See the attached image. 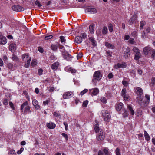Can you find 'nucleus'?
I'll use <instances>...</instances> for the list:
<instances>
[{"mask_svg":"<svg viewBox=\"0 0 155 155\" xmlns=\"http://www.w3.org/2000/svg\"><path fill=\"white\" fill-rule=\"evenodd\" d=\"M107 77L109 79H111L113 78V75L112 73H110L108 75Z\"/></svg>","mask_w":155,"mask_h":155,"instance_id":"obj_61","label":"nucleus"},{"mask_svg":"<svg viewBox=\"0 0 155 155\" xmlns=\"http://www.w3.org/2000/svg\"><path fill=\"white\" fill-rule=\"evenodd\" d=\"M59 64V63L58 62H55L51 66L52 69L54 70H57L58 69Z\"/></svg>","mask_w":155,"mask_h":155,"instance_id":"obj_22","label":"nucleus"},{"mask_svg":"<svg viewBox=\"0 0 155 155\" xmlns=\"http://www.w3.org/2000/svg\"><path fill=\"white\" fill-rule=\"evenodd\" d=\"M127 107L129 110L130 111V114L132 115L134 114V112L133 110L132 107L130 105H127Z\"/></svg>","mask_w":155,"mask_h":155,"instance_id":"obj_30","label":"nucleus"},{"mask_svg":"<svg viewBox=\"0 0 155 155\" xmlns=\"http://www.w3.org/2000/svg\"><path fill=\"white\" fill-rule=\"evenodd\" d=\"M85 11L86 12H90L91 14L96 13L97 12V10L95 8H87Z\"/></svg>","mask_w":155,"mask_h":155,"instance_id":"obj_17","label":"nucleus"},{"mask_svg":"<svg viewBox=\"0 0 155 155\" xmlns=\"http://www.w3.org/2000/svg\"><path fill=\"white\" fill-rule=\"evenodd\" d=\"M102 77V75L99 71H96L94 72L93 75L94 78L92 79V81L94 80L99 81L101 80Z\"/></svg>","mask_w":155,"mask_h":155,"instance_id":"obj_5","label":"nucleus"},{"mask_svg":"<svg viewBox=\"0 0 155 155\" xmlns=\"http://www.w3.org/2000/svg\"><path fill=\"white\" fill-rule=\"evenodd\" d=\"M9 153L12 155H16V153L14 150H11L9 151Z\"/></svg>","mask_w":155,"mask_h":155,"instance_id":"obj_58","label":"nucleus"},{"mask_svg":"<svg viewBox=\"0 0 155 155\" xmlns=\"http://www.w3.org/2000/svg\"><path fill=\"white\" fill-rule=\"evenodd\" d=\"M144 135L145 140L147 141H148L149 140H150V136L146 131H144Z\"/></svg>","mask_w":155,"mask_h":155,"instance_id":"obj_29","label":"nucleus"},{"mask_svg":"<svg viewBox=\"0 0 155 155\" xmlns=\"http://www.w3.org/2000/svg\"><path fill=\"white\" fill-rule=\"evenodd\" d=\"M104 152L105 155H110V153L107 148H105L103 150Z\"/></svg>","mask_w":155,"mask_h":155,"instance_id":"obj_38","label":"nucleus"},{"mask_svg":"<svg viewBox=\"0 0 155 155\" xmlns=\"http://www.w3.org/2000/svg\"><path fill=\"white\" fill-rule=\"evenodd\" d=\"M55 3L54 1H35V5L39 7L41 6L46 7L49 5L51 4H54Z\"/></svg>","mask_w":155,"mask_h":155,"instance_id":"obj_3","label":"nucleus"},{"mask_svg":"<svg viewBox=\"0 0 155 155\" xmlns=\"http://www.w3.org/2000/svg\"><path fill=\"white\" fill-rule=\"evenodd\" d=\"M82 40L83 39H85L86 36V35L85 33H83L80 36Z\"/></svg>","mask_w":155,"mask_h":155,"instance_id":"obj_59","label":"nucleus"},{"mask_svg":"<svg viewBox=\"0 0 155 155\" xmlns=\"http://www.w3.org/2000/svg\"><path fill=\"white\" fill-rule=\"evenodd\" d=\"M61 4L63 5H67V3H68V2H67V1H61Z\"/></svg>","mask_w":155,"mask_h":155,"instance_id":"obj_63","label":"nucleus"},{"mask_svg":"<svg viewBox=\"0 0 155 155\" xmlns=\"http://www.w3.org/2000/svg\"><path fill=\"white\" fill-rule=\"evenodd\" d=\"M43 70L42 68H40L38 70V74L39 75H41L43 74Z\"/></svg>","mask_w":155,"mask_h":155,"instance_id":"obj_57","label":"nucleus"},{"mask_svg":"<svg viewBox=\"0 0 155 155\" xmlns=\"http://www.w3.org/2000/svg\"><path fill=\"white\" fill-rule=\"evenodd\" d=\"M88 101L87 100H86L85 101H84L83 103V106L84 107H86L88 104Z\"/></svg>","mask_w":155,"mask_h":155,"instance_id":"obj_47","label":"nucleus"},{"mask_svg":"<svg viewBox=\"0 0 155 155\" xmlns=\"http://www.w3.org/2000/svg\"><path fill=\"white\" fill-rule=\"evenodd\" d=\"M12 9L16 12H18L23 11L24 10V8L21 6L19 5H14L12 7Z\"/></svg>","mask_w":155,"mask_h":155,"instance_id":"obj_8","label":"nucleus"},{"mask_svg":"<svg viewBox=\"0 0 155 155\" xmlns=\"http://www.w3.org/2000/svg\"><path fill=\"white\" fill-rule=\"evenodd\" d=\"M105 45L107 47L111 49H114L115 48V46L114 45L108 42L105 43Z\"/></svg>","mask_w":155,"mask_h":155,"instance_id":"obj_23","label":"nucleus"},{"mask_svg":"<svg viewBox=\"0 0 155 155\" xmlns=\"http://www.w3.org/2000/svg\"><path fill=\"white\" fill-rule=\"evenodd\" d=\"M94 129L95 132L97 133V140L99 141H103L105 138L104 133L102 130L99 128L98 124L97 123L95 125Z\"/></svg>","mask_w":155,"mask_h":155,"instance_id":"obj_1","label":"nucleus"},{"mask_svg":"<svg viewBox=\"0 0 155 155\" xmlns=\"http://www.w3.org/2000/svg\"><path fill=\"white\" fill-rule=\"evenodd\" d=\"M125 88H124L122 89L121 92V95L123 97L126 95V93L127 92Z\"/></svg>","mask_w":155,"mask_h":155,"instance_id":"obj_42","label":"nucleus"},{"mask_svg":"<svg viewBox=\"0 0 155 155\" xmlns=\"http://www.w3.org/2000/svg\"><path fill=\"white\" fill-rule=\"evenodd\" d=\"M31 108L28 102L26 101L21 104L20 108L22 114L26 115L31 112Z\"/></svg>","mask_w":155,"mask_h":155,"instance_id":"obj_2","label":"nucleus"},{"mask_svg":"<svg viewBox=\"0 0 155 155\" xmlns=\"http://www.w3.org/2000/svg\"><path fill=\"white\" fill-rule=\"evenodd\" d=\"M38 51L41 53H42L43 52V48L41 47H38Z\"/></svg>","mask_w":155,"mask_h":155,"instance_id":"obj_64","label":"nucleus"},{"mask_svg":"<svg viewBox=\"0 0 155 155\" xmlns=\"http://www.w3.org/2000/svg\"><path fill=\"white\" fill-rule=\"evenodd\" d=\"M35 1H28L27 3L28 4L30 7L34 8L35 7Z\"/></svg>","mask_w":155,"mask_h":155,"instance_id":"obj_24","label":"nucleus"},{"mask_svg":"<svg viewBox=\"0 0 155 155\" xmlns=\"http://www.w3.org/2000/svg\"><path fill=\"white\" fill-rule=\"evenodd\" d=\"M140 29H142L143 28V26L145 25L146 22L144 21H141L140 22Z\"/></svg>","mask_w":155,"mask_h":155,"instance_id":"obj_35","label":"nucleus"},{"mask_svg":"<svg viewBox=\"0 0 155 155\" xmlns=\"http://www.w3.org/2000/svg\"><path fill=\"white\" fill-rule=\"evenodd\" d=\"M123 97L124 98V100H127V101H129L130 99V97L127 95H126L124 96Z\"/></svg>","mask_w":155,"mask_h":155,"instance_id":"obj_56","label":"nucleus"},{"mask_svg":"<svg viewBox=\"0 0 155 155\" xmlns=\"http://www.w3.org/2000/svg\"><path fill=\"white\" fill-rule=\"evenodd\" d=\"M140 52L135 54L134 59L136 60H138L140 58Z\"/></svg>","mask_w":155,"mask_h":155,"instance_id":"obj_31","label":"nucleus"},{"mask_svg":"<svg viewBox=\"0 0 155 155\" xmlns=\"http://www.w3.org/2000/svg\"><path fill=\"white\" fill-rule=\"evenodd\" d=\"M7 39L5 37L2 35L0 36V44L5 45L7 43Z\"/></svg>","mask_w":155,"mask_h":155,"instance_id":"obj_15","label":"nucleus"},{"mask_svg":"<svg viewBox=\"0 0 155 155\" xmlns=\"http://www.w3.org/2000/svg\"><path fill=\"white\" fill-rule=\"evenodd\" d=\"M22 59L23 61L25 62V67L26 68H28L30 66V63L31 60V58L29 57L28 54H25L22 55Z\"/></svg>","mask_w":155,"mask_h":155,"instance_id":"obj_4","label":"nucleus"},{"mask_svg":"<svg viewBox=\"0 0 155 155\" xmlns=\"http://www.w3.org/2000/svg\"><path fill=\"white\" fill-rule=\"evenodd\" d=\"M88 91V90L87 89H85L83 91H81L80 93V94L81 95H83L85 93L87 92Z\"/></svg>","mask_w":155,"mask_h":155,"instance_id":"obj_51","label":"nucleus"},{"mask_svg":"<svg viewBox=\"0 0 155 155\" xmlns=\"http://www.w3.org/2000/svg\"><path fill=\"white\" fill-rule=\"evenodd\" d=\"M9 50L12 52H14L16 49V45L15 44H12L9 46Z\"/></svg>","mask_w":155,"mask_h":155,"instance_id":"obj_20","label":"nucleus"},{"mask_svg":"<svg viewBox=\"0 0 155 155\" xmlns=\"http://www.w3.org/2000/svg\"><path fill=\"white\" fill-rule=\"evenodd\" d=\"M82 40L80 36H77L74 40V41L78 44H80L82 42Z\"/></svg>","mask_w":155,"mask_h":155,"instance_id":"obj_21","label":"nucleus"},{"mask_svg":"<svg viewBox=\"0 0 155 155\" xmlns=\"http://www.w3.org/2000/svg\"><path fill=\"white\" fill-rule=\"evenodd\" d=\"M47 126L49 129H53L56 126L55 124L51 122L47 123Z\"/></svg>","mask_w":155,"mask_h":155,"instance_id":"obj_19","label":"nucleus"},{"mask_svg":"<svg viewBox=\"0 0 155 155\" xmlns=\"http://www.w3.org/2000/svg\"><path fill=\"white\" fill-rule=\"evenodd\" d=\"M106 53L107 55V57L109 58L112 57V52L108 50L106 51Z\"/></svg>","mask_w":155,"mask_h":155,"instance_id":"obj_33","label":"nucleus"},{"mask_svg":"<svg viewBox=\"0 0 155 155\" xmlns=\"http://www.w3.org/2000/svg\"><path fill=\"white\" fill-rule=\"evenodd\" d=\"M53 115L57 118H61V116L60 114L59 113L56 112H54L53 113Z\"/></svg>","mask_w":155,"mask_h":155,"instance_id":"obj_39","label":"nucleus"},{"mask_svg":"<svg viewBox=\"0 0 155 155\" xmlns=\"http://www.w3.org/2000/svg\"><path fill=\"white\" fill-rule=\"evenodd\" d=\"M60 38L61 40V42L62 43L65 42V40L64 38V37L63 36H61L60 37Z\"/></svg>","mask_w":155,"mask_h":155,"instance_id":"obj_60","label":"nucleus"},{"mask_svg":"<svg viewBox=\"0 0 155 155\" xmlns=\"http://www.w3.org/2000/svg\"><path fill=\"white\" fill-rule=\"evenodd\" d=\"M91 91H92V93L93 95L95 96L98 94L99 92V90L98 88H95Z\"/></svg>","mask_w":155,"mask_h":155,"instance_id":"obj_25","label":"nucleus"},{"mask_svg":"<svg viewBox=\"0 0 155 155\" xmlns=\"http://www.w3.org/2000/svg\"><path fill=\"white\" fill-rule=\"evenodd\" d=\"M89 40L91 42L92 45L94 46H96V41L94 38L92 37H91L89 38Z\"/></svg>","mask_w":155,"mask_h":155,"instance_id":"obj_27","label":"nucleus"},{"mask_svg":"<svg viewBox=\"0 0 155 155\" xmlns=\"http://www.w3.org/2000/svg\"><path fill=\"white\" fill-rule=\"evenodd\" d=\"M101 102H102L104 104H105L107 102L106 99L104 97H102L100 99Z\"/></svg>","mask_w":155,"mask_h":155,"instance_id":"obj_41","label":"nucleus"},{"mask_svg":"<svg viewBox=\"0 0 155 155\" xmlns=\"http://www.w3.org/2000/svg\"><path fill=\"white\" fill-rule=\"evenodd\" d=\"M150 85L153 87L155 85V78L153 77L151 79V82L150 83Z\"/></svg>","mask_w":155,"mask_h":155,"instance_id":"obj_34","label":"nucleus"},{"mask_svg":"<svg viewBox=\"0 0 155 155\" xmlns=\"http://www.w3.org/2000/svg\"><path fill=\"white\" fill-rule=\"evenodd\" d=\"M152 50V48H151L147 46L144 48L143 52L145 55H147L151 53Z\"/></svg>","mask_w":155,"mask_h":155,"instance_id":"obj_11","label":"nucleus"},{"mask_svg":"<svg viewBox=\"0 0 155 155\" xmlns=\"http://www.w3.org/2000/svg\"><path fill=\"white\" fill-rule=\"evenodd\" d=\"M135 94L138 96H141L143 94V91L142 89L139 87H136L134 88Z\"/></svg>","mask_w":155,"mask_h":155,"instance_id":"obj_9","label":"nucleus"},{"mask_svg":"<svg viewBox=\"0 0 155 155\" xmlns=\"http://www.w3.org/2000/svg\"><path fill=\"white\" fill-rule=\"evenodd\" d=\"M37 64V63L35 59L32 60V61L31 63V65L33 67H34Z\"/></svg>","mask_w":155,"mask_h":155,"instance_id":"obj_40","label":"nucleus"},{"mask_svg":"<svg viewBox=\"0 0 155 155\" xmlns=\"http://www.w3.org/2000/svg\"><path fill=\"white\" fill-rule=\"evenodd\" d=\"M108 28L110 32H112L113 31V26L111 24H110L108 26Z\"/></svg>","mask_w":155,"mask_h":155,"instance_id":"obj_46","label":"nucleus"},{"mask_svg":"<svg viewBox=\"0 0 155 155\" xmlns=\"http://www.w3.org/2000/svg\"><path fill=\"white\" fill-rule=\"evenodd\" d=\"M7 67L9 69L11 70L13 68V65L12 64L9 63L7 65Z\"/></svg>","mask_w":155,"mask_h":155,"instance_id":"obj_45","label":"nucleus"},{"mask_svg":"<svg viewBox=\"0 0 155 155\" xmlns=\"http://www.w3.org/2000/svg\"><path fill=\"white\" fill-rule=\"evenodd\" d=\"M102 116L104 117L105 120L109 121L110 120V115L106 110H104L102 111Z\"/></svg>","mask_w":155,"mask_h":155,"instance_id":"obj_6","label":"nucleus"},{"mask_svg":"<svg viewBox=\"0 0 155 155\" xmlns=\"http://www.w3.org/2000/svg\"><path fill=\"white\" fill-rule=\"evenodd\" d=\"M130 54V50L129 47H127L124 52V57L125 59L129 57Z\"/></svg>","mask_w":155,"mask_h":155,"instance_id":"obj_12","label":"nucleus"},{"mask_svg":"<svg viewBox=\"0 0 155 155\" xmlns=\"http://www.w3.org/2000/svg\"><path fill=\"white\" fill-rule=\"evenodd\" d=\"M72 94V92H66L63 94V97L65 99L69 98L71 97Z\"/></svg>","mask_w":155,"mask_h":155,"instance_id":"obj_16","label":"nucleus"},{"mask_svg":"<svg viewBox=\"0 0 155 155\" xmlns=\"http://www.w3.org/2000/svg\"><path fill=\"white\" fill-rule=\"evenodd\" d=\"M11 58L14 61H19V59L18 58L17 56L14 54H12Z\"/></svg>","mask_w":155,"mask_h":155,"instance_id":"obj_28","label":"nucleus"},{"mask_svg":"<svg viewBox=\"0 0 155 155\" xmlns=\"http://www.w3.org/2000/svg\"><path fill=\"white\" fill-rule=\"evenodd\" d=\"M107 32V28L106 26L104 27L102 29V33L104 35L106 34Z\"/></svg>","mask_w":155,"mask_h":155,"instance_id":"obj_32","label":"nucleus"},{"mask_svg":"<svg viewBox=\"0 0 155 155\" xmlns=\"http://www.w3.org/2000/svg\"><path fill=\"white\" fill-rule=\"evenodd\" d=\"M24 150V148L21 147L20 148V150L17 152V153L18 154H20Z\"/></svg>","mask_w":155,"mask_h":155,"instance_id":"obj_62","label":"nucleus"},{"mask_svg":"<svg viewBox=\"0 0 155 155\" xmlns=\"http://www.w3.org/2000/svg\"><path fill=\"white\" fill-rule=\"evenodd\" d=\"M32 104L34 106L35 109L36 110L39 109L40 107L39 105L38 104V101L35 99H34L33 100Z\"/></svg>","mask_w":155,"mask_h":155,"instance_id":"obj_14","label":"nucleus"},{"mask_svg":"<svg viewBox=\"0 0 155 155\" xmlns=\"http://www.w3.org/2000/svg\"><path fill=\"white\" fill-rule=\"evenodd\" d=\"M61 135L65 138L66 140H68V136L66 134L63 133L61 134Z\"/></svg>","mask_w":155,"mask_h":155,"instance_id":"obj_48","label":"nucleus"},{"mask_svg":"<svg viewBox=\"0 0 155 155\" xmlns=\"http://www.w3.org/2000/svg\"><path fill=\"white\" fill-rule=\"evenodd\" d=\"M63 57L65 59L68 61H70L71 60V58H72L71 55L67 52L64 51H61Z\"/></svg>","mask_w":155,"mask_h":155,"instance_id":"obj_7","label":"nucleus"},{"mask_svg":"<svg viewBox=\"0 0 155 155\" xmlns=\"http://www.w3.org/2000/svg\"><path fill=\"white\" fill-rule=\"evenodd\" d=\"M94 24H91L89 27V31L91 33H93L94 32Z\"/></svg>","mask_w":155,"mask_h":155,"instance_id":"obj_26","label":"nucleus"},{"mask_svg":"<svg viewBox=\"0 0 155 155\" xmlns=\"http://www.w3.org/2000/svg\"><path fill=\"white\" fill-rule=\"evenodd\" d=\"M145 97L146 98L147 100V101L145 102V104H147L148 103H149V101H150V96L146 94L145 95Z\"/></svg>","mask_w":155,"mask_h":155,"instance_id":"obj_37","label":"nucleus"},{"mask_svg":"<svg viewBox=\"0 0 155 155\" xmlns=\"http://www.w3.org/2000/svg\"><path fill=\"white\" fill-rule=\"evenodd\" d=\"M8 101L7 99H5L4 100L3 103L4 105H7L8 104Z\"/></svg>","mask_w":155,"mask_h":155,"instance_id":"obj_54","label":"nucleus"},{"mask_svg":"<svg viewBox=\"0 0 155 155\" xmlns=\"http://www.w3.org/2000/svg\"><path fill=\"white\" fill-rule=\"evenodd\" d=\"M138 97L137 98V101L138 104L142 107L145 106V102L143 101L142 97L141 96Z\"/></svg>","mask_w":155,"mask_h":155,"instance_id":"obj_13","label":"nucleus"},{"mask_svg":"<svg viewBox=\"0 0 155 155\" xmlns=\"http://www.w3.org/2000/svg\"><path fill=\"white\" fill-rule=\"evenodd\" d=\"M123 104L121 102L117 103L116 105V109L117 111H120L122 108Z\"/></svg>","mask_w":155,"mask_h":155,"instance_id":"obj_18","label":"nucleus"},{"mask_svg":"<svg viewBox=\"0 0 155 155\" xmlns=\"http://www.w3.org/2000/svg\"><path fill=\"white\" fill-rule=\"evenodd\" d=\"M129 42L130 44H134L135 42L134 39L133 38H130L129 41Z\"/></svg>","mask_w":155,"mask_h":155,"instance_id":"obj_53","label":"nucleus"},{"mask_svg":"<svg viewBox=\"0 0 155 155\" xmlns=\"http://www.w3.org/2000/svg\"><path fill=\"white\" fill-rule=\"evenodd\" d=\"M137 15L136 14H135L134 15L132 16L128 21L129 24L132 25L134 23L136 22L137 20Z\"/></svg>","mask_w":155,"mask_h":155,"instance_id":"obj_10","label":"nucleus"},{"mask_svg":"<svg viewBox=\"0 0 155 155\" xmlns=\"http://www.w3.org/2000/svg\"><path fill=\"white\" fill-rule=\"evenodd\" d=\"M69 71L72 73H74L76 72V70L75 69H72L71 68H69Z\"/></svg>","mask_w":155,"mask_h":155,"instance_id":"obj_52","label":"nucleus"},{"mask_svg":"<svg viewBox=\"0 0 155 155\" xmlns=\"http://www.w3.org/2000/svg\"><path fill=\"white\" fill-rule=\"evenodd\" d=\"M53 37V36L51 35H46L45 37V40H48L51 38Z\"/></svg>","mask_w":155,"mask_h":155,"instance_id":"obj_44","label":"nucleus"},{"mask_svg":"<svg viewBox=\"0 0 155 155\" xmlns=\"http://www.w3.org/2000/svg\"><path fill=\"white\" fill-rule=\"evenodd\" d=\"M57 46L54 45L52 44L51 46V48L53 51H56L57 49Z\"/></svg>","mask_w":155,"mask_h":155,"instance_id":"obj_36","label":"nucleus"},{"mask_svg":"<svg viewBox=\"0 0 155 155\" xmlns=\"http://www.w3.org/2000/svg\"><path fill=\"white\" fill-rule=\"evenodd\" d=\"M115 152L116 155H120V150L118 148H117L115 150Z\"/></svg>","mask_w":155,"mask_h":155,"instance_id":"obj_49","label":"nucleus"},{"mask_svg":"<svg viewBox=\"0 0 155 155\" xmlns=\"http://www.w3.org/2000/svg\"><path fill=\"white\" fill-rule=\"evenodd\" d=\"M133 51L135 53H137L140 52L139 49L136 47H134L132 49Z\"/></svg>","mask_w":155,"mask_h":155,"instance_id":"obj_43","label":"nucleus"},{"mask_svg":"<svg viewBox=\"0 0 155 155\" xmlns=\"http://www.w3.org/2000/svg\"><path fill=\"white\" fill-rule=\"evenodd\" d=\"M9 105L11 108L13 110L15 109V107L13 103L11 102H9Z\"/></svg>","mask_w":155,"mask_h":155,"instance_id":"obj_50","label":"nucleus"},{"mask_svg":"<svg viewBox=\"0 0 155 155\" xmlns=\"http://www.w3.org/2000/svg\"><path fill=\"white\" fill-rule=\"evenodd\" d=\"M151 53V57L154 58L155 57V50L152 49Z\"/></svg>","mask_w":155,"mask_h":155,"instance_id":"obj_55","label":"nucleus"}]
</instances>
